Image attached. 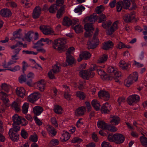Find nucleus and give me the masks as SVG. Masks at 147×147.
<instances>
[{
	"label": "nucleus",
	"mask_w": 147,
	"mask_h": 147,
	"mask_svg": "<svg viewBox=\"0 0 147 147\" xmlns=\"http://www.w3.org/2000/svg\"><path fill=\"white\" fill-rule=\"evenodd\" d=\"M43 42H46L48 45L52 44L53 48L59 52L61 53L65 50V45L66 43V41L64 39L61 38L56 39L54 40V42L48 38H43Z\"/></svg>",
	"instance_id": "obj_1"
},
{
	"label": "nucleus",
	"mask_w": 147,
	"mask_h": 147,
	"mask_svg": "<svg viewBox=\"0 0 147 147\" xmlns=\"http://www.w3.org/2000/svg\"><path fill=\"white\" fill-rule=\"evenodd\" d=\"M93 65V68L92 69L80 71L79 74L81 77L83 78L86 80H88L90 78H93L95 74L92 71L96 69L95 65Z\"/></svg>",
	"instance_id": "obj_2"
},
{
	"label": "nucleus",
	"mask_w": 147,
	"mask_h": 147,
	"mask_svg": "<svg viewBox=\"0 0 147 147\" xmlns=\"http://www.w3.org/2000/svg\"><path fill=\"white\" fill-rule=\"evenodd\" d=\"M40 94L38 92H34L28 96V100L30 102L34 103L40 98Z\"/></svg>",
	"instance_id": "obj_3"
},
{
	"label": "nucleus",
	"mask_w": 147,
	"mask_h": 147,
	"mask_svg": "<svg viewBox=\"0 0 147 147\" xmlns=\"http://www.w3.org/2000/svg\"><path fill=\"white\" fill-rule=\"evenodd\" d=\"M140 100V97L138 95H133L129 96L127 99V102L130 105L138 102Z\"/></svg>",
	"instance_id": "obj_4"
},
{
	"label": "nucleus",
	"mask_w": 147,
	"mask_h": 147,
	"mask_svg": "<svg viewBox=\"0 0 147 147\" xmlns=\"http://www.w3.org/2000/svg\"><path fill=\"white\" fill-rule=\"evenodd\" d=\"M98 16H97L95 13H94L92 15L86 17L84 20V21L86 22H89L92 24L96 21L98 19Z\"/></svg>",
	"instance_id": "obj_5"
},
{
	"label": "nucleus",
	"mask_w": 147,
	"mask_h": 147,
	"mask_svg": "<svg viewBox=\"0 0 147 147\" xmlns=\"http://www.w3.org/2000/svg\"><path fill=\"white\" fill-rule=\"evenodd\" d=\"M79 57L77 59V61L80 62L83 59L86 60L90 58L91 57V54L89 52L85 51L81 53L80 54Z\"/></svg>",
	"instance_id": "obj_6"
},
{
	"label": "nucleus",
	"mask_w": 147,
	"mask_h": 147,
	"mask_svg": "<svg viewBox=\"0 0 147 147\" xmlns=\"http://www.w3.org/2000/svg\"><path fill=\"white\" fill-rule=\"evenodd\" d=\"M135 13L134 11H133L130 13L125 15L123 18L124 21L126 23L131 22L132 20L135 18Z\"/></svg>",
	"instance_id": "obj_7"
},
{
	"label": "nucleus",
	"mask_w": 147,
	"mask_h": 147,
	"mask_svg": "<svg viewBox=\"0 0 147 147\" xmlns=\"http://www.w3.org/2000/svg\"><path fill=\"white\" fill-rule=\"evenodd\" d=\"M41 8L39 6L36 7L33 10L32 15L34 19H37L39 17L41 14Z\"/></svg>",
	"instance_id": "obj_8"
},
{
	"label": "nucleus",
	"mask_w": 147,
	"mask_h": 147,
	"mask_svg": "<svg viewBox=\"0 0 147 147\" xmlns=\"http://www.w3.org/2000/svg\"><path fill=\"white\" fill-rule=\"evenodd\" d=\"M75 60L73 57L71 55L66 56V63H63L64 66L70 65L75 63Z\"/></svg>",
	"instance_id": "obj_9"
},
{
	"label": "nucleus",
	"mask_w": 147,
	"mask_h": 147,
	"mask_svg": "<svg viewBox=\"0 0 147 147\" xmlns=\"http://www.w3.org/2000/svg\"><path fill=\"white\" fill-rule=\"evenodd\" d=\"M98 94L100 98H103L105 100H109L110 97V95L107 91H100L98 92Z\"/></svg>",
	"instance_id": "obj_10"
},
{
	"label": "nucleus",
	"mask_w": 147,
	"mask_h": 147,
	"mask_svg": "<svg viewBox=\"0 0 147 147\" xmlns=\"http://www.w3.org/2000/svg\"><path fill=\"white\" fill-rule=\"evenodd\" d=\"M108 73H111V76L115 75L119 78L121 75V73L118 72L116 69H115L113 67L111 66L109 67L107 69Z\"/></svg>",
	"instance_id": "obj_11"
},
{
	"label": "nucleus",
	"mask_w": 147,
	"mask_h": 147,
	"mask_svg": "<svg viewBox=\"0 0 147 147\" xmlns=\"http://www.w3.org/2000/svg\"><path fill=\"white\" fill-rule=\"evenodd\" d=\"M16 91L17 95L22 98H23L25 95L26 90L23 87L17 88Z\"/></svg>",
	"instance_id": "obj_12"
},
{
	"label": "nucleus",
	"mask_w": 147,
	"mask_h": 147,
	"mask_svg": "<svg viewBox=\"0 0 147 147\" xmlns=\"http://www.w3.org/2000/svg\"><path fill=\"white\" fill-rule=\"evenodd\" d=\"M114 138L115 141L117 144H120L123 143L124 140L125 138L123 136L120 134H115Z\"/></svg>",
	"instance_id": "obj_13"
},
{
	"label": "nucleus",
	"mask_w": 147,
	"mask_h": 147,
	"mask_svg": "<svg viewBox=\"0 0 147 147\" xmlns=\"http://www.w3.org/2000/svg\"><path fill=\"white\" fill-rule=\"evenodd\" d=\"M39 29L45 35L51 34L53 32L51 28L44 26H40Z\"/></svg>",
	"instance_id": "obj_14"
},
{
	"label": "nucleus",
	"mask_w": 147,
	"mask_h": 147,
	"mask_svg": "<svg viewBox=\"0 0 147 147\" xmlns=\"http://www.w3.org/2000/svg\"><path fill=\"white\" fill-rule=\"evenodd\" d=\"M43 111V109L42 107L40 106L35 107L33 109V112L36 116L40 115Z\"/></svg>",
	"instance_id": "obj_15"
},
{
	"label": "nucleus",
	"mask_w": 147,
	"mask_h": 147,
	"mask_svg": "<svg viewBox=\"0 0 147 147\" xmlns=\"http://www.w3.org/2000/svg\"><path fill=\"white\" fill-rule=\"evenodd\" d=\"M22 118L17 114H15L12 117V120L13 122V123L20 124L22 123Z\"/></svg>",
	"instance_id": "obj_16"
},
{
	"label": "nucleus",
	"mask_w": 147,
	"mask_h": 147,
	"mask_svg": "<svg viewBox=\"0 0 147 147\" xmlns=\"http://www.w3.org/2000/svg\"><path fill=\"white\" fill-rule=\"evenodd\" d=\"M86 111V108L84 107H81L77 109L75 111V115L77 116L83 115Z\"/></svg>",
	"instance_id": "obj_17"
},
{
	"label": "nucleus",
	"mask_w": 147,
	"mask_h": 147,
	"mask_svg": "<svg viewBox=\"0 0 147 147\" xmlns=\"http://www.w3.org/2000/svg\"><path fill=\"white\" fill-rule=\"evenodd\" d=\"M110 105L107 103L106 102L103 104L101 108V111L102 113H103L105 114L108 113L110 112L109 108Z\"/></svg>",
	"instance_id": "obj_18"
},
{
	"label": "nucleus",
	"mask_w": 147,
	"mask_h": 147,
	"mask_svg": "<svg viewBox=\"0 0 147 147\" xmlns=\"http://www.w3.org/2000/svg\"><path fill=\"white\" fill-rule=\"evenodd\" d=\"M45 85V82L43 80L39 81L37 83V86L38 88V89L41 92H43L44 90Z\"/></svg>",
	"instance_id": "obj_19"
},
{
	"label": "nucleus",
	"mask_w": 147,
	"mask_h": 147,
	"mask_svg": "<svg viewBox=\"0 0 147 147\" xmlns=\"http://www.w3.org/2000/svg\"><path fill=\"white\" fill-rule=\"evenodd\" d=\"M111 118L110 122L113 125H118L120 121V119L117 116H111Z\"/></svg>",
	"instance_id": "obj_20"
},
{
	"label": "nucleus",
	"mask_w": 147,
	"mask_h": 147,
	"mask_svg": "<svg viewBox=\"0 0 147 147\" xmlns=\"http://www.w3.org/2000/svg\"><path fill=\"white\" fill-rule=\"evenodd\" d=\"M11 14V11L8 9H1L0 11V14L3 17H7Z\"/></svg>",
	"instance_id": "obj_21"
},
{
	"label": "nucleus",
	"mask_w": 147,
	"mask_h": 147,
	"mask_svg": "<svg viewBox=\"0 0 147 147\" xmlns=\"http://www.w3.org/2000/svg\"><path fill=\"white\" fill-rule=\"evenodd\" d=\"M71 20L68 17H65L63 20L62 24L65 26H69L71 25Z\"/></svg>",
	"instance_id": "obj_22"
},
{
	"label": "nucleus",
	"mask_w": 147,
	"mask_h": 147,
	"mask_svg": "<svg viewBox=\"0 0 147 147\" xmlns=\"http://www.w3.org/2000/svg\"><path fill=\"white\" fill-rule=\"evenodd\" d=\"M65 7L64 5L61 6L59 9L57 13V17L58 18H61L65 12Z\"/></svg>",
	"instance_id": "obj_23"
},
{
	"label": "nucleus",
	"mask_w": 147,
	"mask_h": 147,
	"mask_svg": "<svg viewBox=\"0 0 147 147\" xmlns=\"http://www.w3.org/2000/svg\"><path fill=\"white\" fill-rule=\"evenodd\" d=\"M113 46V43L109 40L103 44L102 49L105 50H108L110 48H111Z\"/></svg>",
	"instance_id": "obj_24"
},
{
	"label": "nucleus",
	"mask_w": 147,
	"mask_h": 147,
	"mask_svg": "<svg viewBox=\"0 0 147 147\" xmlns=\"http://www.w3.org/2000/svg\"><path fill=\"white\" fill-rule=\"evenodd\" d=\"M9 134L11 140L15 141L19 139L18 135L16 133H14L13 131H9Z\"/></svg>",
	"instance_id": "obj_25"
},
{
	"label": "nucleus",
	"mask_w": 147,
	"mask_h": 147,
	"mask_svg": "<svg viewBox=\"0 0 147 147\" xmlns=\"http://www.w3.org/2000/svg\"><path fill=\"white\" fill-rule=\"evenodd\" d=\"M117 21L114 22L111 27L110 29L108 30V34L109 35L112 34L117 29Z\"/></svg>",
	"instance_id": "obj_26"
},
{
	"label": "nucleus",
	"mask_w": 147,
	"mask_h": 147,
	"mask_svg": "<svg viewBox=\"0 0 147 147\" xmlns=\"http://www.w3.org/2000/svg\"><path fill=\"white\" fill-rule=\"evenodd\" d=\"M108 125L103 121H99L97 122L98 127L102 129H107Z\"/></svg>",
	"instance_id": "obj_27"
},
{
	"label": "nucleus",
	"mask_w": 147,
	"mask_h": 147,
	"mask_svg": "<svg viewBox=\"0 0 147 147\" xmlns=\"http://www.w3.org/2000/svg\"><path fill=\"white\" fill-rule=\"evenodd\" d=\"M91 104L94 108L97 111L100 110L99 102L96 100H94L91 102Z\"/></svg>",
	"instance_id": "obj_28"
},
{
	"label": "nucleus",
	"mask_w": 147,
	"mask_h": 147,
	"mask_svg": "<svg viewBox=\"0 0 147 147\" xmlns=\"http://www.w3.org/2000/svg\"><path fill=\"white\" fill-rule=\"evenodd\" d=\"M85 8L84 6L80 5L75 8L74 11L75 13H78V14L80 15L81 14L82 11L85 10Z\"/></svg>",
	"instance_id": "obj_29"
},
{
	"label": "nucleus",
	"mask_w": 147,
	"mask_h": 147,
	"mask_svg": "<svg viewBox=\"0 0 147 147\" xmlns=\"http://www.w3.org/2000/svg\"><path fill=\"white\" fill-rule=\"evenodd\" d=\"M130 66L129 64H127L124 61H121L119 63V66L123 70H126Z\"/></svg>",
	"instance_id": "obj_30"
},
{
	"label": "nucleus",
	"mask_w": 147,
	"mask_h": 147,
	"mask_svg": "<svg viewBox=\"0 0 147 147\" xmlns=\"http://www.w3.org/2000/svg\"><path fill=\"white\" fill-rule=\"evenodd\" d=\"M33 32L32 31H30L27 34H26L25 35V38L28 41L30 42L32 39Z\"/></svg>",
	"instance_id": "obj_31"
},
{
	"label": "nucleus",
	"mask_w": 147,
	"mask_h": 147,
	"mask_svg": "<svg viewBox=\"0 0 147 147\" xmlns=\"http://www.w3.org/2000/svg\"><path fill=\"white\" fill-rule=\"evenodd\" d=\"M130 1V0H123V1H122L123 8L124 9H129L131 5Z\"/></svg>",
	"instance_id": "obj_32"
},
{
	"label": "nucleus",
	"mask_w": 147,
	"mask_h": 147,
	"mask_svg": "<svg viewBox=\"0 0 147 147\" xmlns=\"http://www.w3.org/2000/svg\"><path fill=\"white\" fill-rule=\"evenodd\" d=\"M58 9L57 5L55 4H53L49 8V12L52 13H55L56 12V11Z\"/></svg>",
	"instance_id": "obj_33"
},
{
	"label": "nucleus",
	"mask_w": 147,
	"mask_h": 147,
	"mask_svg": "<svg viewBox=\"0 0 147 147\" xmlns=\"http://www.w3.org/2000/svg\"><path fill=\"white\" fill-rule=\"evenodd\" d=\"M20 124L13 123V128L10 129L9 131L17 132L20 131Z\"/></svg>",
	"instance_id": "obj_34"
},
{
	"label": "nucleus",
	"mask_w": 147,
	"mask_h": 147,
	"mask_svg": "<svg viewBox=\"0 0 147 147\" xmlns=\"http://www.w3.org/2000/svg\"><path fill=\"white\" fill-rule=\"evenodd\" d=\"M43 38H41L40 40L38 41L36 43H34V45L33 47V48L36 49L44 45L43 43L42 42L43 41Z\"/></svg>",
	"instance_id": "obj_35"
},
{
	"label": "nucleus",
	"mask_w": 147,
	"mask_h": 147,
	"mask_svg": "<svg viewBox=\"0 0 147 147\" xmlns=\"http://www.w3.org/2000/svg\"><path fill=\"white\" fill-rule=\"evenodd\" d=\"M53 110L54 112L57 114H60L62 113V108L61 106L59 105H55Z\"/></svg>",
	"instance_id": "obj_36"
},
{
	"label": "nucleus",
	"mask_w": 147,
	"mask_h": 147,
	"mask_svg": "<svg viewBox=\"0 0 147 147\" xmlns=\"http://www.w3.org/2000/svg\"><path fill=\"white\" fill-rule=\"evenodd\" d=\"M47 130L49 134H51L53 136L56 135L57 132L53 127L51 126L50 125H48Z\"/></svg>",
	"instance_id": "obj_37"
},
{
	"label": "nucleus",
	"mask_w": 147,
	"mask_h": 147,
	"mask_svg": "<svg viewBox=\"0 0 147 147\" xmlns=\"http://www.w3.org/2000/svg\"><path fill=\"white\" fill-rule=\"evenodd\" d=\"M133 81V80L131 79V78H130V76H128L127 78L125 80L124 84L126 86L129 87L132 84Z\"/></svg>",
	"instance_id": "obj_38"
},
{
	"label": "nucleus",
	"mask_w": 147,
	"mask_h": 147,
	"mask_svg": "<svg viewBox=\"0 0 147 147\" xmlns=\"http://www.w3.org/2000/svg\"><path fill=\"white\" fill-rule=\"evenodd\" d=\"M108 58L107 55L104 54L102 57H100L97 60L98 63H104L107 61Z\"/></svg>",
	"instance_id": "obj_39"
},
{
	"label": "nucleus",
	"mask_w": 147,
	"mask_h": 147,
	"mask_svg": "<svg viewBox=\"0 0 147 147\" xmlns=\"http://www.w3.org/2000/svg\"><path fill=\"white\" fill-rule=\"evenodd\" d=\"M84 29L86 30H94L93 24L90 23H87L84 26Z\"/></svg>",
	"instance_id": "obj_40"
},
{
	"label": "nucleus",
	"mask_w": 147,
	"mask_h": 147,
	"mask_svg": "<svg viewBox=\"0 0 147 147\" xmlns=\"http://www.w3.org/2000/svg\"><path fill=\"white\" fill-rule=\"evenodd\" d=\"M75 32L77 33H80L83 31V27L80 25H78L73 27Z\"/></svg>",
	"instance_id": "obj_41"
},
{
	"label": "nucleus",
	"mask_w": 147,
	"mask_h": 147,
	"mask_svg": "<svg viewBox=\"0 0 147 147\" xmlns=\"http://www.w3.org/2000/svg\"><path fill=\"white\" fill-rule=\"evenodd\" d=\"M98 23H103L105 22L107 20V18L105 15L103 14H101L98 17Z\"/></svg>",
	"instance_id": "obj_42"
},
{
	"label": "nucleus",
	"mask_w": 147,
	"mask_h": 147,
	"mask_svg": "<svg viewBox=\"0 0 147 147\" xmlns=\"http://www.w3.org/2000/svg\"><path fill=\"white\" fill-rule=\"evenodd\" d=\"M116 7L117 9V11L118 12H120L121 10L123 8V6L122 3V1H119L117 2L116 4Z\"/></svg>",
	"instance_id": "obj_43"
},
{
	"label": "nucleus",
	"mask_w": 147,
	"mask_h": 147,
	"mask_svg": "<svg viewBox=\"0 0 147 147\" xmlns=\"http://www.w3.org/2000/svg\"><path fill=\"white\" fill-rule=\"evenodd\" d=\"M129 76H130V78H131V79L135 82L137 81L138 78V74L136 72H133L131 74L129 75Z\"/></svg>",
	"instance_id": "obj_44"
},
{
	"label": "nucleus",
	"mask_w": 147,
	"mask_h": 147,
	"mask_svg": "<svg viewBox=\"0 0 147 147\" xmlns=\"http://www.w3.org/2000/svg\"><path fill=\"white\" fill-rule=\"evenodd\" d=\"M140 141L142 144L145 147H147V138L144 136L140 138Z\"/></svg>",
	"instance_id": "obj_45"
},
{
	"label": "nucleus",
	"mask_w": 147,
	"mask_h": 147,
	"mask_svg": "<svg viewBox=\"0 0 147 147\" xmlns=\"http://www.w3.org/2000/svg\"><path fill=\"white\" fill-rule=\"evenodd\" d=\"M29 106V105L28 103H26L24 104L22 109V111L24 113L26 114L27 113Z\"/></svg>",
	"instance_id": "obj_46"
},
{
	"label": "nucleus",
	"mask_w": 147,
	"mask_h": 147,
	"mask_svg": "<svg viewBox=\"0 0 147 147\" xmlns=\"http://www.w3.org/2000/svg\"><path fill=\"white\" fill-rule=\"evenodd\" d=\"M63 139L62 140V142H66L70 138V135L67 132H66L64 133L63 135Z\"/></svg>",
	"instance_id": "obj_47"
},
{
	"label": "nucleus",
	"mask_w": 147,
	"mask_h": 147,
	"mask_svg": "<svg viewBox=\"0 0 147 147\" xmlns=\"http://www.w3.org/2000/svg\"><path fill=\"white\" fill-rule=\"evenodd\" d=\"M76 94L77 97L81 99H84L85 98V94L84 92L78 91L76 92Z\"/></svg>",
	"instance_id": "obj_48"
},
{
	"label": "nucleus",
	"mask_w": 147,
	"mask_h": 147,
	"mask_svg": "<svg viewBox=\"0 0 147 147\" xmlns=\"http://www.w3.org/2000/svg\"><path fill=\"white\" fill-rule=\"evenodd\" d=\"M12 107L17 112H18L20 110V105L16 102H13L12 104Z\"/></svg>",
	"instance_id": "obj_49"
},
{
	"label": "nucleus",
	"mask_w": 147,
	"mask_h": 147,
	"mask_svg": "<svg viewBox=\"0 0 147 147\" xmlns=\"http://www.w3.org/2000/svg\"><path fill=\"white\" fill-rule=\"evenodd\" d=\"M87 48L89 49H94L96 47V45L94 44L92 41H89L87 43Z\"/></svg>",
	"instance_id": "obj_50"
},
{
	"label": "nucleus",
	"mask_w": 147,
	"mask_h": 147,
	"mask_svg": "<svg viewBox=\"0 0 147 147\" xmlns=\"http://www.w3.org/2000/svg\"><path fill=\"white\" fill-rule=\"evenodd\" d=\"M111 23L112 22L110 20H109L106 22L105 21L102 23V26L104 28H107L110 26Z\"/></svg>",
	"instance_id": "obj_51"
},
{
	"label": "nucleus",
	"mask_w": 147,
	"mask_h": 147,
	"mask_svg": "<svg viewBox=\"0 0 147 147\" xmlns=\"http://www.w3.org/2000/svg\"><path fill=\"white\" fill-rule=\"evenodd\" d=\"M13 36L14 39L17 38H21L22 37V35L18 31H16L13 33Z\"/></svg>",
	"instance_id": "obj_52"
},
{
	"label": "nucleus",
	"mask_w": 147,
	"mask_h": 147,
	"mask_svg": "<svg viewBox=\"0 0 147 147\" xmlns=\"http://www.w3.org/2000/svg\"><path fill=\"white\" fill-rule=\"evenodd\" d=\"M1 87L2 89L4 90L5 92H9V87L6 84H3L1 86Z\"/></svg>",
	"instance_id": "obj_53"
},
{
	"label": "nucleus",
	"mask_w": 147,
	"mask_h": 147,
	"mask_svg": "<svg viewBox=\"0 0 147 147\" xmlns=\"http://www.w3.org/2000/svg\"><path fill=\"white\" fill-rule=\"evenodd\" d=\"M51 71L53 72L54 74H56L60 71L59 67L56 65H55L53 67V68Z\"/></svg>",
	"instance_id": "obj_54"
},
{
	"label": "nucleus",
	"mask_w": 147,
	"mask_h": 147,
	"mask_svg": "<svg viewBox=\"0 0 147 147\" xmlns=\"http://www.w3.org/2000/svg\"><path fill=\"white\" fill-rule=\"evenodd\" d=\"M111 77L112 76H109L105 74H104L101 76V78L103 80H112Z\"/></svg>",
	"instance_id": "obj_55"
},
{
	"label": "nucleus",
	"mask_w": 147,
	"mask_h": 147,
	"mask_svg": "<svg viewBox=\"0 0 147 147\" xmlns=\"http://www.w3.org/2000/svg\"><path fill=\"white\" fill-rule=\"evenodd\" d=\"M29 140L33 142H36L38 140V136L36 134L32 135L29 138Z\"/></svg>",
	"instance_id": "obj_56"
},
{
	"label": "nucleus",
	"mask_w": 147,
	"mask_h": 147,
	"mask_svg": "<svg viewBox=\"0 0 147 147\" xmlns=\"http://www.w3.org/2000/svg\"><path fill=\"white\" fill-rule=\"evenodd\" d=\"M107 129L111 132H115L117 131V129L116 127L114 126H111L108 125Z\"/></svg>",
	"instance_id": "obj_57"
},
{
	"label": "nucleus",
	"mask_w": 147,
	"mask_h": 147,
	"mask_svg": "<svg viewBox=\"0 0 147 147\" xmlns=\"http://www.w3.org/2000/svg\"><path fill=\"white\" fill-rule=\"evenodd\" d=\"M59 144V141L57 139L52 140L50 142V144L51 146H54Z\"/></svg>",
	"instance_id": "obj_58"
},
{
	"label": "nucleus",
	"mask_w": 147,
	"mask_h": 147,
	"mask_svg": "<svg viewBox=\"0 0 147 147\" xmlns=\"http://www.w3.org/2000/svg\"><path fill=\"white\" fill-rule=\"evenodd\" d=\"M82 139L78 137H75L73 138L71 141L73 143H80L82 141Z\"/></svg>",
	"instance_id": "obj_59"
},
{
	"label": "nucleus",
	"mask_w": 147,
	"mask_h": 147,
	"mask_svg": "<svg viewBox=\"0 0 147 147\" xmlns=\"http://www.w3.org/2000/svg\"><path fill=\"white\" fill-rule=\"evenodd\" d=\"M75 50L74 47H71L69 48L67 51L66 53V56L71 55V53Z\"/></svg>",
	"instance_id": "obj_60"
},
{
	"label": "nucleus",
	"mask_w": 147,
	"mask_h": 147,
	"mask_svg": "<svg viewBox=\"0 0 147 147\" xmlns=\"http://www.w3.org/2000/svg\"><path fill=\"white\" fill-rule=\"evenodd\" d=\"M21 135L24 139L28 137V134L24 129H22L21 131Z\"/></svg>",
	"instance_id": "obj_61"
},
{
	"label": "nucleus",
	"mask_w": 147,
	"mask_h": 147,
	"mask_svg": "<svg viewBox=\"0 0 147 147\" xmlns=\"http://www.w3.org/2000/svg\"><path fill=\"white\" fill-rule=\"evenodd\" d=\"M25 76L22 75L19 77V81L20 83H22L23 82H26V79L25 78Z\"/></svg>",
	"instance_id": "obj_62"
},
{
	"label": "nucleus",
	"mask_w": 147,
	"mask_h": 147,
	"mask_svg": "<svg viewBox=\"0 0 147 147\" xmlns=\"http://www.w3.org/2000/svg\"><path fill=\"white\" fill-rule=\"evenodd\" d=\"M114 134H109L108 137L107 139L110 142L115 141V138H114Z\"/></svg>",
	"instance_id": "obj_63"
},
{
	"label": "nucleus",
	"mask_w": 147,
	"mask_h": 147,
	"mask_svg": "<svg viewBox=\"0 0 147 147\" xmlns=\"http://www.w3.org/2000/svg\"><path fill=\"white\" fill-rule=\"evenodd\" d=\"M69 92H64V96L66 99L68 100H70L71 95L69 94Z\"/></svg>",
	"instance_id": "obj_64"
}]
</instances>
